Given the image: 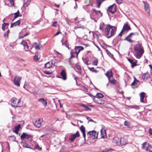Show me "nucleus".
Here are the masks:
<instances>
[{"instance_id":"nucleus-6","label":"nucleus","mask_w":152,"mask_h":152,"mask_svg":"<svg viewBox=\"0 0 152 152\" xmlns=\"http://www.w3.org/2000/svg\"><path fill=\"white\" fill-rule=\"evenodd\" d=\"M107 10L113 14L116 11L115 4H114L109 6L108 7Z\"/></svg>"},{"instance_id":"nucleus-57","label":"nucleus","mask_w":152,"mask_h":152,"mask_svg":"<svg viewBox=\"0 0 152 152\" xmlns=\"http://www.w3.org/2000/svg\"><path fill=\"white\" fill-rule=\"evenodd\" d=\"M87 119L89 121H92V122H94V121L93 120H92V119H91V118L89 117H87Z\"/></svg>"},{"instance_id":"nucleus-39","label":"nucleus","mask_w":152,"mask_h":152,"mask_svg":"<svg viewBox=\"0 0 152 152\" xmlns=\"http://www.w3.org/2000/svg\"><path fill=\"white\" fill-rule=\"evenodd\" d=\"M34 59L35 61H37L40 58L39 56L38 53H36L35 54V56L34 57Z\"/></svg>"},{"instance_id":"nucleus-12","label":"nucleus","mask_w":152,"mask_h":152,"mask_svg":"<svg viewBox=\"0 0 152 152\" xmlns=\"http://www.w3.org/2000/svg\"><path fill=\"white\" fill-rule=\"evenodd\" d=\"M42 121V120L41 119H39L38 120L36 121L34 123L35 126L37 128H39L41 126V123Z\"/></svg>"},{"instance_id":"nucleus-15","label":"nucleus","mask_w":152,"mask_h":152,"mask_svg":"<svg viewBox=\"0 0 152 152\" xmlns=\"http://www.w3.org/2000/svg\"><path fill=\"white\" fill-rule=\"evenodd\" d=\"M144 5V9L147 13L149 14H150V9L149 7V5L146 2L144 1H142Z\"/></svg>"},{"instance_id":"nucleus-28","label":"nucleus","mask_w":152,"mask_h":152,"mask_svg":"<svg viewBox=\"0 0 152 152\" xmlns=\"http://www.w3.org/2000/svg\"><path fill=\"white\" fill-rule=\"evenodd\" d=\"M19 26V20L16 22L11 24L10 27L12 28L14 27L18 26Z\"/></svg>"},{"instance_id":"nucleus-60","label":"nucleus","mask_w":152,"mask_h":152,"mask_svg":"<svg viewBox=\"0 0 152 152\" xmlns=\"http://www.w3.org/2000/svg\"><path fill=\"white\" fill-rule=\"evenodd\" d=\"M89 95L92 98L93 100H94V98H95V96H94L91 94H89Z\"/></svg>"},{"instance_id":"nucleus-51","label":"nucleus","mask_w":152,"mask_h":152,"mask_svg":"<svg viewBox=\"0 0 152 152\" xmlns=\"http://www.w3.org/2000/svg\"><path fill=\"white\" fill-rule=\"evenodd\" d=\"M67 41L66 40L64 43H63V42L62 43V45H63L65 46L67 48H68V46L67 45Z\"/></svg>"},{"instance_id":"nucleus-17","label":"nucleus","mask_w":152,"mask_h":152,"mask_svg":"<svg viewBox=\"0 0 152 152\" xmlns=\"http://www.w3.org/2000/svg\"><path fill=\"white\" fill-rule=\"evenodd\" d=\"M20 138L22 140L28 139L31 138V136L25 133H23V134L21 136Z\"/></svg>"},{"instance_id":"nucleus-63","label":"nucleus","mask_w":152,"mask_h":152,"mask_svg":"<svg viewBox=\"0 0 152 152\" xmlns=\"http://www.w3.org/2000/svg\"><path fill=\"white\" fill-rule=\"evenodd\" d=\"M85 108H86L85 110L86 111L89 110H90V108L88 107H87V106H86V107Z\"/></svg>"},{"instance_id":"nucleus-40","label":"nucleus","mask_w":152,"mask_h":152,"mask_svg":"<svg viewBox=\"0 0 152 152\" xmlns=\"http://www.w3.org/2000/svg\"><path fill=\"white\" fill-rule=\"evenodd\" d=\"M110 83H111L112 84H115L116 83V80L114 79H113L112 80H111L110 78L108 79Z\"/></svg>"},{"instance_id":"nucleus-43","label":"nucleus","mask_w":152,"mask_h":152,"mask_svg":"<svg viewBox=\"0 0 152 152\" xmlns=\"http://www.w3.org/2000/svg\"><path fill=\"white\" fill-rule=\"evenodd\" d=\"M9 25V24L8 23H4L2 25V29L3 30H4V28L7 26H8Z\"/></svg>"},{"instance_id":"nucleus-8","label":"nucleus","mask_w":152,"mask_h":152,"mask_svg":"<svg viewBox=\"0 0 152 152\" xmlns=\"http://www.w3.org/2000/svg\"><path fill=\"white\" fill-rule=\"evenodd\" d=\"M88 134H89L93 139L97 137L98 133L94 131L89 132Z\"/></svg>"},{"instance_id":"nucleus-64","label":"nucleus","mask_w":152,"mask_h":152,"mask_svg":"<svg viewBox=\"0 0 152 152\" xmlns=\"http://www.w3.org/2000/svg\"><path fill=\"white\" fill-rule=\"evenodd\" d=\"M61 32L60 31H58L56 32V33L54 35V36H56L59 34Z\"/></svg>"},{"instance_id":"nucleus-22","label":"nucleus","mask_w":152,"mask_h":152,"mask_svg":"<svg viewBox=\"0 0 152 152\" xmlns=\"http://www.w3.org/2000/svg\"><path fill=\"white\" fill-rule=\"evenodd\" d=\"M120 139L118 137H115L113 138V143H115L117 145H120Z\"/></svg>"},{"instance_id":"nucleus-31","label":"nucleus","mask_w":152,"mask_h":152,"mask_svg":"<svg viewBox=\"0 0 152 152\" xmlns=\"http://www.w3.org/2000/svg\"><path fill=\"white\" fill-rule=\"evenodd\" d=\"M19 130V124H18L17 126H15L13 131L17 134H18V131Z\"/></svg>"},{"instance_id":"nucleus-49","label":"nucleus","mask_w":152,"mask_h":152,"mask_svg":"<svg viewBox=\"0 0 152 152\" xmlns=\"http://www.w3.org/2000/svg\"><path fill=\"white\" fill-rule=\"evenodd\" d=\"M57 23V22L56 21H53L52 22V26H53L56 27Z\"/></svg>"},{"instance_id":"nucleus-52","label":"nucleus","mask_w":152,"mask_h":152,"mask_svg":"<svg viewBox=\"0 0 152 152\" xmlns=\"http://www.w3.org/2000/svg\"><path fill=\"white\" fill-rule=\"evenodd\" d=\"M111 150L110 149H106L100 152H110Z\"/></svg>"},{"instance_id":"nucleus-26","label":"nucleus","mask_w":152,"mask_h":152,"mask_svg":"<svg viewBox=\"0 0 152 152\" xmlns=\"http://www.w3.org/2000/svg\"><path fill=\"white\" fill-rule=\"evenodd\" d=\"M145 94L144 92H142L140 94V100L141 102H144V99L145 97Z\"/></svg>"},{"instance_id":"nucleus-23","label":"nucleus","mask_w":152,"mask_h":152,"mask_svg":"<svg viewBox=\"0 0 152 152\" xmlns=\"http://www.w3.org/2000/svg\"><path fill=\"white\" fill-rule=\"evenodd\" d=\"M61 76L62 77V79L65 80L66 78V72L65 70H62L60 73Z\"/></svg>"},{"instance_id":"nucleus-35","label":"nucleus","mask_w":152,"mask_h":152,"mask_svg":"<svg viewBox=\"0 0 152 152\" xmlns=\"http://www.w3.org/2000/svg\"><path fill=\"white\" fill-rule=\"evenodd\" d=\"M103 96L104 95L102 94H101L100 93H98L96 94V95L95 96V97L99 98H101L103 97Z\"/></svg>"},{"instance_id":"nucleus-45","label":"nucleus","mask_w":152,"mask_h":152,"mask_svg":"<svg viewBox=\"0 0 152 152\" xmlns=\"http://www.w3.org/2000/svg\"><path fill=\"white\" fill-rule=\"evenodd\" d=\"M89 59L87 58H86L84 61V63L85 64L87 65H89L90 64V63H89Z\"/></svg>"},{"instance_id":"nucleus-7","label":"nucleus","mask_w":152,"mask_h":152,"mask_svg":"<svg viewBox=\"0 0 152 152\" xmlns=\"http://www.w3.org/2000/svg\"><path fill=\"white\" fill-rule=\"evenodd\" d=\"M80 136L79 132L77 131L75 134L71 135L69 139V140L71 142H73L75 138Z\"/></svg>"},{"instance_id":"nucleus-54","label":"nucleus","mask_w":152,"mask_h":152,"mask_svg":"<svg viewBox=\"0 0 152 152\" xmlns=\"http://www.w3.org/2000/svg\"><path fill=\"white\" fill-rule=\"evenodd\" d=\"M70 54H71V57L70 58V59L71 58H74L75 57V55L74 54V53L72 52H70Z\"/></svg>"},{"instance_id":"nucleus-59","label":"nucleus","mask_w":152,"mask_h":152,"mask_svg":"<svg viewBox=\"0 0 152 152\" xmlns=\"http://www.w3.org/2000/svg\"><path fill=\"white\" fill-rule=\"evenodd\" d=\"M9 1L10 3L11 4H14V0H8Z\"/></svg>"},{"instance_id":"nucleus-37","label":"nucleus","mask_w":152,"mask_h":152,"mask_svg":"<svg viewBox=\"0 0 152 152\" xmlns=\"http://www.w3.org/2000/svg\"><path fill=\"white\" fill-rule=\"evenodd\" d=\"M88 68L90 71H91V72H94L96 73L97 72V70L95 69H94V67H91V68L88 67Z\"/></svg>"},{"instance_id":"nucleus-20","label":"nucleus","mask_w":152,"mask_h":152,"mask_svg":"<svg viewBox=\"0 0 152 152\" xmlns=\"http://www.w3.org/2000/svg\"><path fill=\"white\" fill-rule=\"evenodd\" d=\"M101 137L103 138H105L107 137L106 131L105 130L102 129L101 130Z\"/></svg>"},{"instance_id":"nucleus-50","label":"nucleus","mask_w":152,"mask_h":152,"mask_svg":"<svg viewBox=\"0 0 152 152\" xmlns=\"http://www.w3.org/2000/svg\"><path fill=\"white\" fill-rule=\"evenodd\" d=\"M35 148L37 149L39 151L41 150L42 149L38 145H36Z\"/></svg>"},{"instance_id":"nucleus-46","label":"nucleus","mask_w":152,"mask_h":152,"mask_svg":"<svg viewBox=\"0 0 152 152\" xmlns=\"http://www.w3.org/2000/svg\"><path fill=\"white\" fill-rule=\"evenodd\" d=\"M93 11L92 12V13L90 15V17L91 19H94L95 17V14H94V13L93 12Z\"/></svg>"},{"instance_id":"nucleus-34","label":"nucleus","mask_w":152,"mask_h":152,"mask_svg":"<svg viewBox=\"0 0 152 152\" xmlns=\"http://www.w3.org/2000/svg\"><path fill=\"white\" fill-rule=\"evenodd\" d=\"M106 52L107 54L108 55V56L111 57L112 58H113L114 60H115V58L113 57V54H112L110 51L107 50H106Z\"/></svg>"},{"instance_id":"nucleus-18","label":"nucleus","mask_w":152,"mask_h":152,"mask_svg":"<svg viewBox=\"0 0 152 152\" xmlns=\"http://www.w3.org/2000/svg\"><path fill=\"white\" fill-rule=\"evenodd\" d=\"M133 34L132 33H130L128 36H127L124 39V40H126L130 43H132L134 42V41L131 40L130 38L132 36Z\"/></svg>"},{"instance_id":"nucleus-24","label":"nucleus","mask_w":152,"mask_h":152,"mask_svg":"<svg viewBox=\"0 0 152 152\" xmlns=\"http://www.w3.org/2000/svg\"><path fill=\"white\" fill-rule=\"evenodd\" d=\"M80 129L83 134V136L85 140L86 133H85V128L83 125H82L80 128Z\"/></svg>"},{"instance_id":"nucleus-21","label":"nucleus","mask_w":152,"mask_h":152,"mask_svg":"<svg viewBox=\"0 0 152 152\" xmlns=\"http://www.w3.org/2000/svg\"><path fill=\"white\" fill-rule=\"evenodd\" d=\"M92 10L93 12H94L95 15L97 16V17H101L102 16V13L100 11H97L94 9H92Z\"/></svg>"},{"instance_id":"nucleus-27","label":"nucleus","mask_w":152,"mask_h":152,"mask_svg":"<svg viewBox=\"0 0 152 152\" xmlns=\"http://www.w3.org/2000/svg\"><path fill=\"white\" fill-rule=\"evenodd\" d=\"M14 84L18 86H19V78L18 77H16L14 80Z\"/></svg>"},{"instance_id":"nucleus-3","label":"nucleus","mask_w":152,"mask_h":152,"mask_svg":"<svg viewBox=\"0 0 152 152\" xmlns=\"http://www.w3.org/2000/svg\"><path fill=\"white\" fill-rule=\"evenodd\" d=\"M142 148L148 152H152V146L147 142H144L142 144Z\"/></svg>"},{"instance_id":"nucleus-36","label":"nucleus","mask_w":152,"mask_h":152,"mask_svg":"<svg viewBox=\"0 0 152 152\" xmlns=\"http://www.w3.org/2000/svg\"><path fill=\"white\" fill-rule=\"evenodd\" d=\"M104 26L105 25L104 23H101L99 26L100 29L102 31H103Z\"/></svg>"},{"instance_id":"nucleus-13","label":"nucleus","mask_w":152,"mask_h":152,"mask_svg":"<svg viewBox=\"0 0 152 152\" xmlns=\"http://www.w3.org/2000/svg\"><path fill=\"white\" fill-rule=\"evenodd\" d=\"M15 99L13 98L11 100V102L12 103V106L14 107H18V103L19 102V99H18L17 101L14 99Z\"/></svg>"},{"instance_id":"nucleus-14","label":"nucleus","mask_w":152,"mask_h":152,"mask_svg":"<svg viewBox=\"0 0 152 152\" xmlns=\"http://www.w3.org/2000/svg\"><path fill=\"white\" fill-rule=\"evenodd\" d=\"M83 47L82 46H78L76 47L75 49V53H76L77 54V56L80 51L81 50H83Z\"/></svg>"},{"instance_id":"nucleus-1","label":"nucleus","mask_w":152,"mask_h":152,"mask_svg":"<svg viewBox=\"0 0 152 152\" xmlns=\"http://www.w3.org/2000/svg\"><path fill=\"white\" fill-rule=\"evenodd\" d=\"M117 29L116 27L108 25L106 26L104 29L105 35L107 36L108 38L113 36L115 34Z\"/></svg>"},{"instance_id":"nucleus-53","label":"nucleus","mask_w":152,"mask_h":152,"mask_svg":"<svg viewBox=\"0 0 152 152\" xmlns=\"http://www.w3.org/2000/svg\"><path fill=\"white\" fill-rule=\"evenodd\" d=\"M43 72L45 74L47 75H50L51 74V73L49 71H43Z\"/></svg>"},{"instance_id":"nucleus-4","label":"nucleus","mask_w":152,"mask_h":152,"mask_svg":"<svg viewBox=\"0 0 152 152\" xmlns=\"http://www.w3.org/2000/svg\"><path fill=\"white\" fill-rule=\"evenodd\" d=\"M20 48L22 50H24L25 51H27L28 49V46L26 42L23 41L20 45Z\"/></svg>"},{"instance_id":"nucleus-38","label":"nucleus","mask_w":152,"mask_h":152,"mask_svg":"<svg viewBox=\"0 0 152 152\" xmlns=\"http://www.w3.org/2000/svg\"><path fill=\"white\" fill-rule=\"evenodd\" d=\"M19 10H18L17 12L14 13L15 16H14L13 21L15 19H16L19 16Z\"/></svg>"},{"instance_id":"nucleus-2","label":"nucleus","mask_w":152,"mask_h":152,"mask_svg":"<svg viewBox=\"0 0 152 152\" xmlns=\"http://www.w3.org/2000/svg\"><path fill=\"white\" fill-rule=\"evenodd\" d=\"M134 49L136 52V57L137 58L139 59L142 56L144 51L143 48L141 44L138 43L134 46Z\"/></svg>"},{"instance_id":"nucleus-9","label":"nucleus","mask_w":152,"mask_h":152,"mask_svg":"<svg viewBox=\"0 0 152 152\" xmlns=\"http://www.w3.org/2000/svg\"><path fill=\"white\" fill-rule=\"evenodd\" d=\"M33 46L37 50L42 49L43 48L42 45L40 42L38 43L36 42H34L33 43Z\"/></svg>"},{"instance_id":"nucleus-11","label":"nucleus","mask_w":152,"mask_h":152,"mask_svg":"<svg viewBox=\"0 0 152 152\" xmlns=\"http://www.w3.org/2000/svg\"><path fill=\"white\" fill-rule=\"evenodd\" d=\"M128 143V141L126 138L125 137H121L120 138V145H124Z\"/></svg>"},{"instance_id":"nucleus-56","label":"nucleus","mask_w":152,"mask_h":152,"mask_svg":"<svg viewBox=\"0 0 152 152\" xmlns=\"http://www.w3.org/2000/svg\"><path fill=\"white\" fill-rule=\"evenodd\" d=\"M29 86L28 85V84H25L24 85V86H23V88L26 89L27 88H29Z\"/></svg>"},{"instance_id":"nucleus-32","label":"nucleus","mask_w":152,"mask_h":152,"mask_svg":"<svg viewBox=\"0 0 152 152\" xmlns=\"http://www.w3.org/2000/svg\"><path fill=\"white\" fill-rule=\"evenodd\" d=\"M139 83V81L138 80L136 79V78L134 77V80L131 84V86H134L137 84Z\"/></svg>"},{"instance_id":"nucleus-25","label":"nucleus","mask_w":152,"mask_h":152,"mask_svg":"<svg viewBox=\"0 0 152 152\" xmlns=\"http://www.w3.org/2000/svg\"><path fill=\"white\" fill-rule=\"evenodd\" d=\"M128 60L130 62L131 64V66L132 68H133L134 66L137 65L136 63L132 59L129 58Z\"/></svg>"},{"instance_id":"nucleus-42","label":"nucleus","mask_w":152,"mask_h":152,"mask_svg":"<svg viewBox=\"0 0 152 152\" xmlns=\"http://www.w3.org/2000/svg\"><path fill=\"white\" fill-rule=\"evenodd\" d=\"M31 1V0H27L26 2L23 4V6L24 7H27L28 5L30 4Z\"/></svg>"},{"instance_id":"nucleus-16","label":"nucleus","mask_w":152,"mask_h":152,"mask_svg":"<svg viewBox=\"0 0 152 152\" xmlns=\"http://www.w3.org/2000/svg\"><path fill=\"white\" fill-rule=\"evenodd\" d=\"M94 101L95 102L100 104H102L104 103V100H102L101 98H98L97 97H95V98H94Z\"/></svg>"},{"instance_id":"nucleus-58","label":"nucleus","mask_w":152,"mask_h":152,"mask_svg":"<svg viewBox=\"0 0 152 152\" xmlns=\"http://www.w3.org/2000/svg\"><path fill=\"white\" fill-rule=\"evenodd\" d=\"M148 132L150 135H152V129L151 128L148 131Z\"/></svg>"},{"instance_id":"nucleus-19","label":"nucleus","mask_w":152,"mask_h":152,"mask_svg":"<svg viewBox=\"0 0 152 152\" xmlns=\"http://www.w3.org/2000/svg\"><path fill=\"white\" fill-rule=\"evenodd\" d=\"M38 101L41 102L45 107H46L47 104V103L46 101L44 98L39 99L38 100Z\"/></svg>"},{"instance_id":"nucleus-61","label":"nucleus","mask_w":152,"mask_h":152,"mask_svg":"<svg viewBox=\"0 0 152 152\" xmlns=\"http://www.w3.org/2000/svg\"><path fill=\"white\" fill-rule=\"evenodd\" d=\"M133 35L138 36L139 35V34L137 32L132 33Z\"/></svg>"},{"instance_id":"nucleus-10","label":"nucleus","mask_w":152,"mask_h":152,"mask_svg":"<svg viewBox=\"0 0 152 152\" xmlns=\"http://www.w3.org/2000/svg\"><path fill=\"white\" fill-rule=\"evenodd\" d=\"M131 29L130 26L127 23H125L124 24L122 30L124 32H127Z\"/></svg>"},{"instance_id":"nucleus-33","label":"nucleus","mask_w":152,"mask_h":152,"mask_svg":"<svg viewBox=\"0 0 152 152\" xmlns=\"http://www.w3.org/2000/svg\"><path fill=\"white\" fill-rule=\"evenodd\" d=\"M21 145L24 148H29L30 147V146L29 145L26 143L21 142Z\"/></svg>"},{"instance_id":"nucleus-48","label":"nucleus","mask_w":152,"mask_h":152,"mask_svg":"<svg viewBox=\"0 0 152 152\" xmlns=\"http://www.w3.org/2000/svg\"><path fill=\"white\" fill-rule=\"evenodd\" d=\"M79 28H83V26H81L77 25L74 27V28L75 29Z\"/></svg>"},{"instance_id":"nucleus-47","label":"nucleus","mask_w":152,"mask_h":152,"mask_svg":"<svg viewBox=\"0 0 152 152\" xmlns=\"http://www.w3.org/2000/svg\"><path fill=\"white\" fill-rule=\"evenodd\" d=\"M20 129L21 128V127H22L23 126L24 124V122L23 121H22L20 122Z\"/></svg>"},{"instance_id":"nucleus-30","label":"nucleus","mask_w":152,"mask_h":152,"mask_svg":"<svg viewBox=\"0 0 152 152\" xmlns=\"http://www.w3.org/2000/svg\"><path fill=\"white\" fill-rule=\"evenodd\" d=\"M149 77V74L148 73H145L142 76V78L144 80H147Z\"/></svg>"},{"instance_id":"nucleus-41","label":"nucleus","mask_w":152,"mask_h":152,"mask_svg":"<svg viewBox=\"0 0 152 152\" xmlns=\"http://www.w3.org/2000/svg\"><path fill=\"white\" fill-rule=\"evenodd\" d=\"M76 69L78 70L79 72H81V68L80 66L79 65H76L75 66Z\"/></svg>"},{"instance_id":"nucleus-44","label":"nucleus","mask_w":152,"mask_h":152,"mask_svg":"<svg viewBox=\"0 0 152 152\" xmlns=\"http://www.w3.org/2000/svg\"><path fill=\"white\" fill-rule=\"evenodd\" d=\"M98 63V60L96 59H95L92 62V64L96 66Z\"/></svg>"},{"instance_id":"nucleus-55","label":"nucleus","mask_w":152,"mask_h":152,"mask_svg":"<svg viewBox=\"0 0 152 152\" xmlns=\"http://www.w3.org/2000/svg\"><path fill=\"white\" fill-rule=\"evenodd\" d=\"M115 1L118 4H120L122 3V0H115Z\"/></svg>"},{"instance_id":"nucleus-5","label":"nucleus","mask_w":152,"mask_h":152,"mask_svg":"<svg viewBox=\"0 0 152 152\" xmlns=\"http://www.w3.org/2000/svg\"><path fill=\"white\" fill-rule=\"evenodd\" d=\"M55 63L54 61L52 60L45 64V67L48 69L52 68L55 66Z\"/></svg>"},{"instance_id":"nucleus-29","label":"nucleus","mask_w":152,"mask_h":152,"mask_svg":"<svg viewBox=\"0 0 152 152\" xmlns=\"http://www.w3.org/2000/svg\"><path fill=\"white\" fill-rule=\"evenodd\" d=\"M105 75L106 76L108 77V79L110 78V77H112L113 76L112 74V71L107 72L106 73Z\"/></svg>"},{"instance_id":"nucleus-62","label":"nucleus","mask_w":152,"mask_h":152,"mask_svg":"<svg viewBox=\"0 0 152 152\" xmlns=\"http://www.w3.org/2000/svg\"><path fill=\"white\" fill-rule=\"evenodd\" d=\"M29 33L28 32H27V33H26L24 35V36H23V37H20V38H23V37H25V36H26L28 35H29Z\"/></svg>"}]
</instances>
